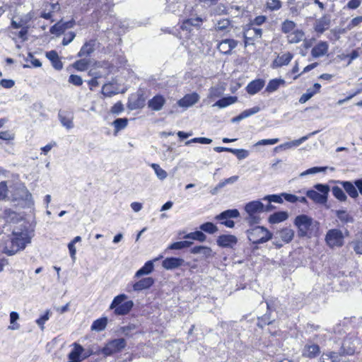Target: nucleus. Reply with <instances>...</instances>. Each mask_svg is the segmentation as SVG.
I'll use <instances>...</instances> for the list:
<instances>
[{"instance_id": "6e6552de", "label": "nucleus", "mask_w": 362, "mask_h": 362, "mask_svg": "<svg viewBox=\"0 0 362 362\" xmlns=\"http://www.w3.org/2000/svg\"><path fill=\"white\" fill-rule=\"evenodd\" d=\"M264 204L260 201H252L247 203L245 206V210L248 214L247 221L250 224L258 223L259 217L256 214L263 211Z\"/></svg>"}, {"instance_id": "7c9ffc66", "label": "nucleus", "mask_w": 362, "mask_h": 362, "mask_svg": "<svg viewBox=\"0 0 362 362\" xmlns=\"http://www.w3.org/2000/svg\"><path fill=\"white\" fill-rule=\"evenodd\" d=\"M259 111V107H254L252 108L243 111L241 114H240L238 116L233 117L231 119V122L235 123L238 122L245 118H247L252 115H255Z\"/></svg>"}, {"instance_id": "49530a36", "label": "nucleus", "mask_w": 362, "mask_h": 362, "mask_svg": "<svg viewBox=\"0 0 362 362\" xmlns=\"http://www.w3.org/2000/svg\"><path fill=\"white\" fill-rule=\"evenodd\" d=\"M336 215L337 218L343 223H352L354 219L346 211H337Z\"/></svg>"}, {"instance_id": "ea45409f", "label": "nucleus", "mask_w": 362, "mask_h": 362, "mask_svg": "<svg viewBox=\"0 0 362 362\" xmlns=\"http://www.w3.org/2000/svg\"><path fill=\"white\" fill-rule=\"evenodd\" d=\"M339 356L336 352L324 353L320 360V362H339Z\"/></svg>"}, {"instance_id": "de8ad7c7", "label": "nucleus", "mask_w": 362, "mask_h": 362, "mask_svg": "<svg viewBox=\"0 0 362 362\" xmlns=\"http://www.w3.org/2000/svg\"><path fill=\"white\" fill-rule=\"evenodd\" d=\"M296 25L293 21L286 20L281 25V30L284 33H291L294 30Z\"/></svg>"}, {"instance_id": "603ef678", "label": "nucleus", "mask_w": 362, "mask_h": 362, "mask_svg": "<svg viewBox=\"0 0 362 362\" xmlns=\"http://www.w3.org/2000/svg\"><path fill=\"white\" fill-rule=\"evenodd\" d=\"M326 169H327V167H313V168H309V169L303 171V173H301L300 174V176L304 177L308 175H313V174H315V173H321V172H325L326 170Z\"/></svg>"}, {"instance_id": "a878e982", "label": "nucleus", "mask_w": 362, "mask_h": 362, "mask_svg": "<svg viewBox=\"0 0 362 362\" xmlns=\"http://www.w3.org/2000/svg\"><path fill=\"white\" fill-rule=\"evenodd\" d=\"M349 245L356 254L362 255V232L356 234L354 238Z\"/></svg>"}, {"instance_id": "8fccbe9b", "label": "nucleus", "mask_w": 362, "mask_h": 362, "mask_svg": "<svg viewBox=\"0 0 362 362\" xmlns=\"http://www.w3.org/2000/svg\"><path fill=\"white\" fill-rule=\"evenodd\" d=\"M18 319L19 315L17 312L12 311L10 313V323L11 324V325L8 326L9 329L15 330L19 329L20 325L16 323Z\"/></svg>"}, {"instance_id": "864d4df0", "label": "nucleus", "mask_w": 362, "mask_h": 362, "mask_svg": "<svg viewBox=\"0 0 362 362\" xmlns=\"http://www.w3.org/2000/svg\"><path fill=\"white\" fill-rule=\"evenodd\" d=\"M102 93L105 96L112 97L116 95L117 92L113 90L112 83H106L102 88Z\"/></svg>"}, {"instance_id": "2f4dec72", "label": "nucleus", "mask_w": 362, "mask_h": 362, "mask_svg": "<svg viewBox=\"0 0 362 362\" xmlns=\"http://www.w3.org/2000/svg\"><path fill=\"white\" fill-rule=\"evenodd\" d=\"M58 117L63 127L67 129H70L74 127L73 118L66 115L64 112L59 111Z\"/></svg>"}, {"instance_id": "bf43d9fd", "label": "nucleus", "mask_w": 362, "mask_h": 362, "mask_svg": "<svg viewBox=\"0 0 362 362\" xmlns=\"http://www.w3.org/2000/svg\"><path fill=\"white\" fill-rule=\"evenodd\" d=\"M282 197H283V196L281 194V195L272 194V195H267V196H266L264 198V200H268L269 202H275V203L281 204V203H283Z\"/></svg>"}, {"instance_id": "bb28decb", "label": "nucleus", "mask_w": 362, "mask_h": 362, "mask_svg": "<svg viewBox=\"0 0 362 362\" xmlns=\"http://www.w3.org/2000/svg\"><path fill=\"white\" fill-rule=\"evenodd\" d=\"M154 268V264L153 260L147 261L142 267H141L134 275L135 278H139L144 275H148L151 274Z\"/></svg>"}, {"instance_id": "0eeeda50", "label": "nucleus", "mask_w": 362, "mask_h": 362, "mask_svg": "<svg viewBox=\"0 0 362 362\" xmlns=\"http://www.w3.org/2000/svg\"><path fill=\"white\" fill-rule=\"evenodd\" d=\"M325 240L330 248L340 247L344 245V236L341 230L333 228L327 232Z\"/></svg>"}, {"instance_id": "cd10ccee", "label": "nucleus", "mask_w": 362, "mask_h": 362, "mask_svg": "<svg viewBox=\"0 0 362 362\" xmlns=\"http://www.w3.org/2000/svg\"><path fill=\"white\" fill-rule=\"evenodd\" d=\"M305 33L302 30H296L289 33L287 36L288 42L290 44L298 43L304 39Z\"/></svg>"}, {"instance_id": "9d476101", "label": "nucleus", "mask_w": 362, "mask_h": 362, "mask_svg": "<svg viewBox=\"0 0 362 362\" xmlns=\"http://www.w3.org/2000/svg\"><path fill=\"white\" fill-rule=\"evenodd\" d=\"M74 25L75 20L74 18L66 22L59 21L50 28L49 32L51 34L59 36L63 34L66 30L73 28Z\"/></svg>"}, {"instance_id": "052dcab7", "label": "nucleus", "mask_w": 362, "mask_h": 362, "mask_svg": "<svg viewBox=\"0 0 362 362\" xmlns=\"http://www.w3.org/2000/svg\"><path fill=\"white\" fill-rule=\"evenodd\" d=\"M124 111V105L123 104L119 101L116 103L111 108L110 112L114 115H119L122 112Z\"/></svg>"}, {"instance_id": "6ab92c4d", "label": "nucleus", "mask_w": 362, "mask_h": 362, "mask_svg": "<svg viewBox=\"0 0 362 362\" xmlns=\"http://www.w3.org/2000/svg\"><path fill=\"white\" fill-rule=\"evenodd\" d=\"M330 25V18L327 16H323L322 18L316 20L315 30L318 33H323L327 30Z\"/></svg>"}, {"instance_id": "69168bd1", "label": "nucleus", "mask_w": 362, "mask_h": 362, "mask_svg": "<svg viewBox=\"0 0 362 362\" xmlns=\"http://www.w3.org/2000/svg\"><path fill=\"white\" fill-rule=\"evenodd\" d=\"M8 188L6 182H0V200L4 199L7 196Z\"/></svg>"}, {"instance_id": "f8f14e48", "label": "nucleus", "mask_w": 362, "mask_h": 362, "mask_svg": "<svg viewBox=\"0 0 362 362\" xmlns=\"http://www.w3.org/2000/svg\"><path fill=\"white\" fill-rule=\"evenodd\" d=\"M293 57V54L291 52H284L277 55L276 59L272 62L271 67L272 69H277L283 66L288 65Z\"/></svg>"}, {"instance_id": "ddd939ff", "label": "nucleus", "mask_w": 362, "mask_h": 362, "mask_svg": "<svg viewBox=\"0 0 362 362\" xmlns=\"http://www.w3.org/2000/svg\"><path fill=\"white\" fill-rule=\"evenodd\" d=\"M60 10V6L58 3H45L43 5L42 11L40 13V17L49 20L52 17V13L57 12Z\"/></svg>"}, {"instance_id": "f257e3e1", "label": "nucleus", "mask_w": 362, "mask_h": 362, "mask_svg": "<svg viewBox=\"0 0 362 362\" xmlns=\"http://www.w3.org/2000/svg\"><path fill=\"white\" fill-rule=\"evenodd\" d=\"M166 10L183 18L180 26L182 32H191L192 27H198L202 18L197 16L198 4H186L185 0H166Z\"/></svg>"}, {"instance_id": "39448f33", "label": "nucleus", "mask_w": 362, "mask_h": 362, "mask_svg": "<svg viewBox=\"0 0 362 362\" xmlns=\"http://www.w3.org/2000/svg\"><path fill=\"white\" fill-rule=\"evenodd\" d=\"M247 238L253 244L264 243L272 238V234L263 226H252L247 230Z\"/></svg>"}, {"instance_id": "e433bc0d", "label": "nucleus", "mask_w": 362, "mask_h": 362, "mask_svg": "<svg viewBox=\"0 0 362 362\" xmlns=\"http://www.w3.org/2000/svg\"><path fill=\"white\" fill-rule=\"evenodd\" d=\"M192 244H193V242L187 240V239H186L185 240H183V241L175 242V243L170 244L168 247V250H182L184 248H187V247H191L192 245Z\"/></svg>"}, {"instance_id": "f3484780", "label": "nucleus", "mask_w": 362, "mask_h": 362, "mask_svg": "<svg viewBox=\"0 0 362 362\" xmlns=\"http://www.w3.org/2000/svg\"><path fill=\"white\" fill-rule=\"evenodd\" d=\"M317 132H318V131H315V132H313L308 134V135L304 136L298 139L293 140V141H291L289 142H286V143L282 144L279 145V146L276 147L275 149L276 150L278 148L287 149V148H291L292 147L298 146L301 144H303L304 141L308 140L310 136L316 134Z\"/></svg>"}, {"instance_id": "5fc2aeb1", "label": "nucleus", "mask_w": 362, "mask_h": 362, "mask_svg": "<svg viewBox=\"0 0 362 362\" xmlns=\"http://www.w3.org/2000/svg\"><path fill=\"white\" fill-rule=\"evenodd\" d=\"M212 140L211 139L205 138V137H197L194 138L191 140H189L185 142V145L188 146L192 143H199L202 144H211Z\"/></svg>"}, {"instance_id": "a19ab883", "label": "nucleus", "mask_w": 362, "mask_h": 362, "mask_svg": "<svg viewBox=\"0 0 362 362\" xmlns=\"http://www.w3.org/2000/svg\"><path fill=\"white\" fill-rule=\"evenodd\" d=\"M112 124L115 128V132H118L124 129L127 126L128 119L126 117L117 118L113 121Z\"/></svg>"}, {"instance_id": "5701e85b", "label": "nucleus", "mask_w": 362, "mask_h": 362, "mask_svg": "<svg viewBox=\"0 0 362 362\" xmlns=\"http://www.w3.org/2000/svg\"><path fill=\"white\" fill-rule=\"evenodd\" d=\"M46 57L48 59L50 60L52 66L56 70L59 71V70L62 69L63 63L60 60L59 55L56 51L52 50V51L47 52L46 53Z\"/></svg>"}, {"instance_id": "e2e57ef3", "label": "nucleus", "mask_w": 362, "mask_h": 362, "mask_svg": "<svg viewBox=\"0 0 362 362\" xmlns=\"http://www.w3.org/2000/svg\"><path fill=\"white\" fill-rule=\"evenodd\" d=\"M279 139H262L255 144V146L274 145L278 143Z\"/></svg>"}, {"instance_id": "423d86ee", "label": "nucleus", "mask_w": 362, "mask_h": 362, "mask_svg": "<svg viewBox=\"0 0 362 362\" xmlns=\"http://www.w3.org/2000/svg\"><path fill=\"white\" fill-rule=\"evenodd\" d=\"M314 188L316 190L310 189L306 192L307 197L317 204H325L330 190L329 187L327 185L316 184Z\"/></svg>"}, {"instance_id": "4c0bfd02", "label": "nucleus", "mask_w": 362, "mask_h": 362, "mask_svg": "<svg viewBox=\"0 0 362 362\" xmlns=\"http://www.w3.org/2000/svg\"><path fill=\"white\" fill-rule=\"evenodd\" d=\"M107 317H101L96 320H95L92 325H91V329L95 330L98 332L102 331L105 329V328L107 326Z\"/></svg>"}, {"instance_id": "dca6fc26", "label": "nucleus", "mask_w": 362, "mask_h": 362, "mask_svg": "<svg viewBox=\"0 0 362 362\" xmlns=\"http://www.w3.org/2000/svg\"><path fill=\"white\" fill-rule=\"evenodd\" d=\"M185 263V260L180 257H167L163 262L162 266L168 270H172L177 269L182 266Z\"/></svg>"}, {"instance_id": "b1692460", "label": "nucleus", "mask_w": 362, "mask_h": 362, "mask_svg": "<svg viewBox=\"0 0 362 362\" xmlns=\"http://www.w3.org/2000/svg\"><path fill=\"white\" fill-rule=\"evenodd\" d=\"M264 86V81L262 79H257L251 81L247 86V91L250 95L258 93Z\"/></svg>"}, {"instance_id": "aec40b11", "label": "nucleus", "mask_w": 362, "mask_h": 362, "mask_svg": "<svg viewBox=\"0 0 362 362\" xmlns=\"http://www.w3.org/2000/svg\"><path fill=\"white\" fill-rule=\"evenodd\" d=\"M294 237V231L290 228H284L276 233V238H280L284 243H290Z\"/></svg>"}, {"instance_id": "0e129e2a", "label": "nucleus", "mask_w": 362, "mask_h": 362, "mask_svg": "<svg viewBox=\"0 0 362 362\" xmlns=\"http://www.w3.org/2000/svg\"><path fill=\"white\" fill-rule=\"evenodd\" d=\"M76 37V34L74 32L68 33L62 40V45L66 46L71 43Z\"/></svg>"}, {"instance_id": "7ed1b4c3", "label": "nucleus", "mask_w": 362, "mask_h": 362, "mask_svg": "<svg viewBox=\"0 0 362 362\" xmlns=\"http://www.w3.org/2000/svg\"><path fill=\"white\" fill-rule=\"evenodd\" d=\"M293 224L298 229L299 237L310 238L318 229L319 223L308 215L300 214L295 218Z\"/></svg>"}, {"instance_id": "473e14b6", "label": "nucleus", "mask_w": 362, "mask_h": 362, "mask_svg": "<svg viewBox=\"0 0 362 362\" xmlns=\"http://www.w3.org/2000/svg\"><path fill=\"white\" fill-rule=\"evenodd\" d=\"M288 217V214L286 211H278L270 215L269 221L271 223H279L286 221Z\"/></svg>"}, {"instance_id": "6e6d98bb", "label": "nucleus", "mask_w": 362, "mask_h": 362, "mask_svg": "<svg viewBox=\"0 0 362 362\" xmlns=\"http://www.w3.org/2000/svg\"><path fill=\"white\" fill-rule=\"evenodd\" d=\"M69 83L76 86H80L83 84V79L80 76L71 74L69 77Z\"/></svg>"}, {"instance_id": "72a5a7b5", "label": "nucleus", "mask_w": 362, "mask_h": 362, "mask_svg": "<svg viewBox=\"0 0 362 362\" xmlns=\"http://www.w3.org/2000/svg\"><path fill=\"white\" fill-rule=\"evenodd\" d=\"M285 83V81L281 78L272 79L268 83L266 88V91L269 93H273L276 91L280 86H284Z\"/></svg>"}, {"instance_id": "774afa93", "label": "nucleus", "mask_w": 362, "mask_h": 362, "mask_svg": "<svg viewBox=\"0 0 362 362\" xmlns=\"http://www.w3.org/2000/svg\"><path fill=\"white\" fill-rule=\"evenodd\" d=\"M362 22V16H358L353 18L349 24L348 25V29L351 30L353 28L357 26Z\"/></svg>"}, {"instance_id": "412c9836", "label": "nucleus", "mask_w": 362, "mask_h": 362, "mask_svg": "<svg viewBox=\"0 0 362 362\" xmlns=\"http://www.w3.org/2000/svg\"><path fill=\"white\" fill-rule=\"evenodd\" d=\"M320 352L317 344H306L302 351V355L310 358H315Z\"/></svg>"}, {"instance_id": "c9c22d12", "label": "nucleus", "mask_w": 362, "mask_h": 362, "mask_svg": "<svg viewBox=\"0 0 362 362\" xmlns=\"http://www.w3.org/2000/svg\"><path fill=\"white\" fill-rule=\"evenodd\" d=\"M190 252L194 255L200 254V255H202L205 257H208L211 256V250L209 247L199 245V246H195V247L191 248Z\"/></svg>"}, {"instance_id": "4be33fe9", "label": "nucleus", "mask_w": 362, "mask_h": 362, "mask_svg": "<svg viewBox=\"0 0 362 362\" xmlns=\"http://www.w3.org/2000/svg\"><path fill=\"white\" fill-rule=\"evenodd\" d=\"M95 42L93 40L86 42L78 52V57H82L90 56L95 50Z\"/></svg>"}, {"instance_id": "a18cd8bd", "label": "nucleus", "mask_w": 362, "mask_h": 362, "mask_svg": "<svg viewBox=\"0 0 362 362\" xmlns=\"http://www.w3.org/2000/svg\"><path fill=\"white\" fill-rule=\"evenodd\" d=\"M151 167L154 170V172L159 180H163L167 177V172L162 169L158 164L152 163L151 164Z\"/></svg>"}, {"instance_id": "79ce46f5", "label": "nucleus", "mask_w": 362, "mask_h": 362, "mask_svg": "<svg viewBox=\"0 0 362 362\" xmlns=\"http://www.w3.org/2000/svg\"><path fill=\"white\" fill-rule=\"evenodd\" d=\"M199 229L202 232H205L209 234H214L218 230V228L211 222H206L199 226Z\"/></svg>"}, {"instance_id": "c85d7f7f", "label": "nucleus", "mask_w": 362, "mask_h": 362, "mask_svg": "<svg viewBox=\"0 0 362 362\" xmlns=\"http://www.w3.org/2000/svg\"><path fill=\"white\" fill-rule=\"evenodd\" d=\"M83 351L82 346L75 343L74 349L69 354V358L74 362H79L81 360V355Z\"/></svg>"}, {"instance_id": "393cba45", "label": "nucleus", "mask_w": 362, "mask_h": 362, "mask_svg": "<svg viewBox=\"0 0 362 362\" xmlns=\"http://www.w3.org/2000/svg\"><path fill=\"white\" fill-rule=\"evenodd\" d=\"M339 183L350 197L356 199L358 197V192L355 184L354 185L349 181H341Z\"/></svg>"}, {"instance_id": "4468645a", "label": "nucleus", "mask_w": 362, "mask_h": 362, "mask_svg": "<svg viewBox=\"0 0 362 362\" xmlns=\"http://www.w3.org/2000/svg\"><path fill=\"white\" fill-rule=\"evenodd\" d=\"M199 96L196 93L185 95L182 98L177 101L180 107L188 108L198 102Z\"/></svg>"}, {"instance_id": "13d9d810", "label": "nucleus", "mask_w": 362, "mask_h": 362, "mask_svg": "<svg viewBox=\"0 0 362 362\" xmlns=\"http://www.w3.org/2000/svg\"><path fill=\"white\" fill-rule=\"evenodd\" d=\"M5 218H6V221H15L18 219V215L14 211L11 209H6L4 211Z\"/></svg>"}, {"instance_id": "2eb2a0df", "label": "nucleus", "mask_w": 362, "mask_h": 362, "mask_svg": "<svg viewBox=\"0 0 362 362\" xmlns=\"http://www.w3.org/2000/svg\"><path fill=\"white\" fill-rule=\"evenodd\" d=\"M155 280L152 277H145L135 282L132 285L133 290L139 292L150 288L154 284Z\"/></svg>"}, {"instance_id": "3c124183", "label": "nucleus", "mask_w": 362, "mask_h": 362, "mask_svg": "<svg viewBox=\"0 0 362 362\" xmlns=\"http://www.w3.org/2000/svg\"><path fill=\"white\" fill-rule=\"evenodd\" d=\"M88 61L86 59H79L75 62L73 64L74 68H75L78 71H85L88 69Z\"/></svg>"}, {"instance_id": "09e8293b", "label": "nucleus", "mask_w": 362, "mask_h": 362, "mask_svg": "<svg viewBox=\"0 0 362 362\" xmlns=\"http://www.w3.org/2000/svg\"><path fill=\"white\" fill-rule=\"evenodd\" d=\"M20 192L21 199L24 200L28 205L33 204L32 194L25 187L20 189Z\"/></svg>"}, {"instance_id": "20e7f679", "label": "nucleus", "mask_w": 362, "mask_h": 362, "mask_svg": "<svg viewBox=\"0 0 362 362\" xmlns=\"http://www.w3.org/2000/svg\"><path fill=\"white\" fill-rule=\"evenodd\" d=\"M127 298L128 296L124 293L115 296L110 305V309L113 310L117 315L128 314L134 307V302L131 300H127Z\"/></svg>"}, {"instance_id": "4d7b16f0", "label": "nucleus", "mask_w": 362, "mask_h": 362, "mask_svg": "<svg viewBox=\"0 0 362 362\" xmlns=\"http://www.w3.org/2000/svg\"><path fill=\"white\" fill-rule=\"evenodd\" d=\"M49 314H50L49 311L47 310L45 314H43L42 316H40V317H39L36 320V323L37 324V325H39L40 327L42 330L44 329V325H45V323L49 318Z\"/></svg>"}, {"instance_id": "a211bd4d", "label": "nucleus", "mask_w": 362, "mask_h": 362, "mask_svg": "<svg viewBox=\"0 0 362 362\" xmlns=\"http://www.w3.org/2000/svg\"><path fill=\"white\" fill-rule=\"evenodd\" d=\"M165 103V98L161 95H156L148 100V106L154 111H159L162 109Z\"/></svg>"}, {"instance_id": "1a4fd4ad", "label": "nucleus", "mask_w": 362, "mask_h": 362, "mask_svg": "<svg viewBox=\"0 0 362 362\" xmlns=\"http://www.w3.org/2000/svg\"><path fill=\"white\" fill-rule=\"evenodd\" d=\"M125 346L126 341L124 339H115L106 344L102 350V353L105 356H111L120 351L125 347Z\"/></svg>"}, {"instance_id": "c756f323", "label": "nucleus", "mask_w": 362, "mask_h": 362, "mask_svg": "<svg viewBox=\"0 0 362 362\" xmlns=\"http://www.w3.org/2000/svg\"><path fill=\"white\" fill-rule=\"evenodd\" d=\"M225 91L224 84L218 85L212 87L210 89V93L209 95V98L210 100H214L220 97H221Z\"/></svg>"}, {"instance_id": "c03bdc74", "label": "nucleus", "mask_w": 362, "mask_h": 362, "mask_svg": "<svg viewBox=\"0 0 362 362\" xmlns=\"http://www.w3.org/2000/svg\"><path fill=\"white\" fill-rule=\"evenodd\" d=\"M228 152H230L234 154L239 160L245 159L249 156V151L243 148L237 149L228 148Z\"/></svg>"}, {"instance_id": "9b49d317", "label": "nucleus", "mask_w": 362, "mask_h": 362, "mask_svg": "<svg viewBox=\"0 0 362 362\" xmlns=\"http://www.w3.org/2000/svg\"><path fill=\"white\" fill-rule=\"evenodd\" d=\"M329 44L325 41H319L312 49L311 55L317 59L327 55Z\"/></svg>"}, {"instance_id": "37998d69", "label": "nucleus", "mask_w": 362, "mask_h": 362, "mask_svg": "<svg viewBox=\"0 0 362 362\" xmlns=\"http://www.w3.org/2000/svg\"><path fill=\"white\" fill-rule=\"evenodd\" d=\"M333 196L340 202H346L347 196L344 193L342 189L338 186H334L332 189Z\"/></svg>"}, {"instance_id": "338daca9", "label": "nucleus", "mask_w": 362, "mask_h": 362, "mask_svg": "<svg viewBox=\"0 0 362 362\" xmlns=\"http://www.w3.org/2000/svg\"><path fill=\"white\" fill-rule=\"evenodd\" d=\"M15 84L14 81L11 79H1L0 81V86L4 88H11Z\"/></svg>"}, {"instance_id": "680f3d73", "label": "nucleus", "mask_w": 362, "mask_h": 362, "mask_svg": "<svg viewBox=\"0 0 362 362\" xmlns=\"http://www.w3.org/2000/svg\"><path fill=\"white\" fill-rule=\"evenodd\" d=\"M315 94L313 92L308 88L306 93H303L299 99V103L303 104L310 100Z\"/></svg>"}, {"instance_id": "f03ea898", "label": "nucleus", "mask_w": 362, "mask_h": 362, "mask_svg": "<svg viewBox=\"0 0 362 362\" xmlns=\"http://www.w3.org/2000/svg\"><path fill=\"white\" fill-rule=\"evenodd\" d=\"M33 235V232L28 231L27 229L13 230L10 241L11 246L8 247L6 245L3 249V252L11 256L20 250H24L26 245L30 243Z\"/></svg>"}, {"instance_id": "f704fd0d", "label": "nucleus", "mask_w": 362, "mask_h": 362, "mask_svg": "<svg viewBox=\"0 0 362 362\" xmlns=\"http://www.w3.org/2000/svg\"><path fill=\"white\" fill-rule=\"evenodd\" d=\"M185 239H190L199 242H204L206 240V235L202 230H196L186 234Z\"/></svg>"}, {"instance_id": "58836bf2", "label": "nucleus", "mask_w": 362, "mask_h": 362, "mask_svg": "<svg viewBox=\"0 0 362 362\" xmlns=\"http://www.w3.org/2000/svg\"><path fill=\"white\" fill-rule=\"evenodd\" d=\"M282 4L281 0H267L265 8L269 11H277L281 8Z\"/></svg>"}]
</instances>
